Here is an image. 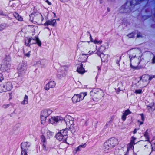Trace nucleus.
<instances>
[{"label": "nucleus", "instance_id": "obj_1", "mask_svg": "<svg viewBox=\"0 0 155 155\" xmlns=\"http://www.w3.org/2000/svg\"><path fill=\"white\" fill-rule=\"evenodd\" d=\"M139 52L138 50L133 49L130 50L128 52L130 59V66L132 67H137L140 63L139 58L136 57L137 53Z\"/></svg>", "mask_w": 155, "mask_h": 155}, {"label": "nucleus", "instance_id": "obj_2", "mask_svg": "<svg viewBox=\"0 0 155 155\" xmlns=\"http://www.w3.org/2000/svg\"><path fill=\"white\" fill-rule=\"evenodd\" d=\"M155 78V75L149 76L148 75H143L140 80L138 81L140 84L141 87H143L146 86L149 81L152 79Z\"/></svg>", "mask_w": 155, "mask_h": 155}, {"label": "nucleus", "instance_id": "obj_3", "mask_svg": "<svg viewBox=\"0 0 155 155\" xmlns=\"http://www.w3.org/2000/svg\"><path fill=\"white\" fill-rule=\"evenodd\" d=\"M65 121L67 126L68 127L71 131L74 132L76 130L75 125L74 124V119L69 115L66 117Z\"/></svg>", "mask_w": 155, "mask_h": 155}, {"label": "nucleus", "instance_id": "obj_4", "mask_svg": "<svg viewBox=\"0 0 155 155\" xmlns=\"http://www.w3.org/2000/svg\"><path fill=\"white\" fill-rule=\"evenodd\" d=\"M11 57L9 54H7L5 55L4 58L2 61L0 66V69L3 71L6 70L10 64Z\"/></svg>", "mask_w": 155, "mask_h": 155}, {"label": "nucleus", "instance_id": "obj_5", "mask_svg": "<svg viewBox=\"0 0 155 155\" xmlns=\"http://www.w3.org/2000/svg\"><path fill=\"white\" fill-rule=\"evenodd\" d=\"M30 17V20L38 24L41 23L43 20L42 15L39 13L31 14Z\"/></svg>", "mask_w": 155, "mask_h": 155}, {"label": "nucleus", "instance_id": "obj_6", "mask_svg": "<svg viewBox=\"0 0 155 155\" xmlns=\"http://www.w3.org/2000/svg\"><path fill=\"white\" fill-rule=\"evenodd\" d=\"M52 111L49 109L42 110L41 112L40 118L41 124H44L47 118L52 113Z\"/></svg>", "mask_w": 155, "mask_h": 155}, {"label": "nucleus", "instance_id": "obj_7", "mask_svg": "<svg viewBox=\"0 0 155 155\" xmlns=\"http://www.w3.org/2000/svg\"><path fill=\"white\" fill-rule=\"evenodd\" d=\"M87 95V93L86 92H82L78 94H74L72 98L73 103L76 104L82 101Z\"/></svg>", "mask_w": 155, "mask_h": 155}, {"label": "nucleus", "instance_id": "obj_8", "mask_svg": "<svg viewBox=\"0 0 155 155\" xmlns=\"http://www.w3.org/2000/svg\"><path fill=\"white\" fill-rule=\"evenodd\" d=\"M67 134L66 130H61L57 133L56 138L59 141L64 142L67 138Z\"/></svg>", "mask_w": 155, "mask_h": 155}, {"label": "nucleus", "instance_id": "obj_9", "mask_svg": "<svg viewBox=\"0 0 155 155\" xmlns=\"http://www.w3.org/2000/svg\"><path fill=\"white\" fill-rule=\"evenodd\" d=\"M12 83L9 82H7L0 85V92L2 93L11 90L12 88Z\"/></svg>", "mask_w": 155, "mask_h": 155}, {"label": "nucleus", "instance_id": "obj_10", "mask_svg": "<svg viewBox=\"0 0 155 155\" xmlns=\"http://www.w3.org/2000/svg\"><path fill=\"white\" fill-rule=\"evenodd\" d=\"M140 143L145 147L144 149L147 152V153H149L150 154L151 152L153 150H152V147H151V144H150V142H146L143 141H140Z\"/></svg>", "mask_w": 155, "mask_h": 155}, {"label": "nucleus", "instance_id": "obj_11", "mask_svg": "<svg viewBox=\"0 0 155 155\" xmlns=\"http://www.w3.org/2000/svg\"><path fill=\"white\" fill-rule=\"evenodd\" d=\"M104 95V93L102 91H97L94 93L93 96V99L94 101H98L103 98Z\"/></svg>", "mask_w": 155, "mask_h": 155}, {"label": "nucleus", "instance_id": "obj_12", "mask_svg": "<svg viewBox=\"0 0 155 155\" xmlns=\"http://www.w3.org/2000/svg\"><path fill=\"white\" fill-rule=\"evenodd\" d=\"M64 120L63 118L60 117H54L49 119L50 122L52 124H55L59 121H62Z\"/></svg>", "mask_w": 155, "mask_h": 155}, {"label": "nucleus", "instance_id": "obj_13", "mask_svg": "<svg viewBox=\"0 0 155 155\" xmlns=\"http://www.w3.org/2000/svg\"><path fill=\"white\" fill-rule=\"evenodd\" d=\"M113 148L107 141L104 143L103 149L105 152L107 153L110 152Z\"/></svg>", "mask_w": 155, "mask_h": 155}, {"label": "nucleus", "instance_id": "obj_14", "mask_svg": "<svg viewBox=\"0 0 155 155\" xmlns=\"http://www.w3.org/2000/svg\"><path fill=\"white\" fill-rule=\"evenodd\" d=\"M26 69V65L24 64H20L18 68V72L20 73H25Z\"/></svg>", "mask_w": 155, "mask_h": 155}, {"label": "nucleus", "instance_id": "obj_15", "mask_svg": "<svg viewBox=\"0 0 155 155\" xmlns=\"http://www.w3.org/2000/svg\"><path fill=\"white\" fill-rule=\"evenodd\" d=\"M107 141L113 148L118 143V140L115 138H110Z\"/></svg>", "mask_w": 155, "mask_h": 155}, {"label": "nucleus", "instance_id": "obj_16", "mask_svg": "<svg viewBox=\"0 0 155 155\" xmlns=\"http://www.w3.org/2000/svg\"><path fill=\"white\" fill-rule=\"evenodd\" d=\"M31 42V44H37L38 46H41V42L39 39L37 37H35L34 38H30Z\"/></svg>", "mask_w": 155, "mask_h": 155}, {"label": "nucleus", "instance_id": "obj_17", "mask_svg": "<svg viewBox=\"0 0 155 155\" xmlns=\"http://www.w3.org/2000/svg\"><path fill=\"white\" fill-rule=\"evenodd\" d=\"M41 140L43 143V150L45 151H47L48 150V148L46 147L47 143L46 141V139L44 135H42L41 136Z\"/></svg>", "mask_w": 155, "mask_h": 155}, {"label": "nucleus", "instance_id": "obj_18", "mask_svg": "<svg viewBox=\"0 0 155 155\" xmlns=\"http://www.w3.org/2000/svg\"><path fill=\"white\" fill-rule=\"evenodd\" d=\"M55 86V83L54 81H51L48 83L45 87V90H48L50 88L54 87Z\"/></svg>", "mask_w": 155, "mask_h": 155}, {"label": "nucleus", "instance_id": "obj_19", "mask_svg": "<svg viewBox=\"0 0 155 155\" xmlns=\"http://www.w3.org/2000/svg\"><path fill=\"white\" fill-rule=\"evenodd\" d=\"M31 145L30 143L28 142H23L21 144V148L22 150H28V148Z\"/></svg>", "mask_w": 155, "mask_h": 155}, {"label": "nucleus", "instance_id": "obj_20", "mask_svg": "<svg viewBox=\"0 0 155 155\" xmlns=\"http://www.w3.org/2000/svg\"><path fill=\"white\" fill-rule=\"evenodd\" d=\"M86 146V143H84L83 145H79L78 147L75 148L74 150L73 151V152L76 154L78 152L80 151L82 148H84Z\"/></svg>", "mask_w": 155, "mask_h": 155}, {"label": "nucleus", "instance_id": "obj_21", "mask_svg": "<svg viewBox=\"0 0 155 155\" xmlns=\"http://www.w3.org/2000/svg\"><path fill=\"white\" fill-rule=\"evenodd\" d=\"M105 49V48L104 46H101L97 51V54L99 55L100 57H101V56L104 55L103 52Z\"/></svg>", "mask_w": 155, "mask_h": 155}, {"label": "nucleus", "instance_id": "obj_22", "mask_svg": "<svg viewBox=\"0 0 155 155\" xmlns=\"http://www.w3.org/2000/svg\"><path fill=\"white\" fill-rule=\"evenodd\" d=\"M90 46L93 47V49L91 48V50H88L87 51H86L87 50L86 49H84V53L82 54V56H83L84 55H88V54L87 53H90L91 51V52L92 53H93L97 49V46H92L91 45Z\"/></svg>", "mask_w": 155, "mask_h": 155}, {"label": "nucleus", "instance_id": "obj_23", "mask_svg": "<svg viewBox=\"0 0 155 155\" xmlns=\"http://www.w3.org/2000/svg\"><path fill=\"white\" fill-rule=\"evenodd\" d=\"M56 20L55 19L49 20L47 21L44 24V25H51L54 26L56 24Z\"/></svg>", "mask_w": 155, "mask_h": 155}, {"label": "nucleus", "instance_id": "obj_24", "mask_svg": "<svg viewBox=\"0 0 155 155\" xmlns=\"http://www.w3.org/2000/svg\"><path fill=\"white\" fill-rule=\"evenodd\" d=\"M131 112L130 111L129 109H127L125 111L123 114V115L122 116V119L123 121H124L126 119V116L131 114Z\"/></svg>", "mask_w": 155, "mask_h": 155}, {"label": "nucleus", "instance_id": "obj_25", "mask_svg": "<svg viewBox=\"0 0 155 155\" xmlns=\"http://www.w3.org/2000/svg\"><path fill=\"white\" fill-rule=\"evenodd\" d=\"M77 71L80 74H82L85 72V70L83 68L82 64H81L78 67Z\"/></svg>", "mask_w": 155, "mask_h": 155}, {"label": "nucleus", "instance_id": "obj_26", "mask_svg": "<svg viewBox=\"0 0 155 155\" xmlns=\"http://www.w3.org/2000/svg\"><path fill=\"white\" fill-rule=\"evenodd\" d=\"M28 97L26 95H25L24 98V100L21 102V104L23 105H25L28 104Z\"/></svg>", "mask_w": 155, "mask_h": 155}, {"label": "nucleus", "instance_id": "obj_27", "mask_svg": "<svg viewBox=\"0 0 155 155\" xmlns=\"http://www.w3.org/2000/svg\"><path fill=\"white\" fill-rule=\"evenodd\" d=\"M31 41L30 38H26L25 39V45L29 47L31 45Z\"/></svg>", "mask_w": 155, "mask_h": 155}, {"label": "nucleus", "instance_id": "obj_28", "mask_svg": "<svg viewBox=\"0 0 155 155\" xmlns=\"http://www.w3.org/2000/svg\"><path fill=\"white\" fill-rule=\"evenodd\" d=\"M154 104V103L152 102L149 105L147 106L148 110L149 112H151L153 110V107Z\"/></svg>", "mask_w": 155, "mask_h": 155}, {"label": "nucleus", "instance_id": "obj_29", "mask_svg": "<svg viewBox=\"0 0 155 155\" xmlns=\"http://www.w3.org/2000/svg\"><path fill=\"white\" fill-rule=\"evenodd\" d=\"M147 131L148 130H146L145 133L144 134V136L146 139V140L145 141H146V142H150L149 140V136L147 132Z\"/></svg>", "mask_w": 155, "mask_h": 155}, {"label": "nucleus", "instance_id": "obj_30", "mask_svg": "<svg viewBox=\"0 0 155 155\" xmlns=\"http://www.w3.org/2000/svg\"><path fill=\"white\" fill-rule=\"evenodd\" d=\"M46 136L48 138H50L53 136V133L47 130L46 132Z\"/></svg>", "mask_w": 155, "mask_h": 155}, {"label": "nucleus", "instance_id": "obj_31", "mask_svg": "<svg viewBox=\"0 0 155 155\" xmlns=\"http://www.w3.org/2000/svg\"><path fill=\"white\" fill-rule=\"evenodd\" d=\"M134 144L131 143H130L127 144V150H129L131 149H132L134 148Z\"/></svg>", "mask_w": 155, "mask_h": 155}, {"label": "nucleus", "instance_id": "obj_32", "mask_svg": "<svg viewBox=\"0 0 155 155\" xmlns=\"http://www.w3.org/2000/svg\"><path fill=\"white\" fill-rule=\"evenodd\" d=\"M91 42H93L94 44H101L102 42V41L101 40H99L98 41L96 39L94 40H91Z\"/></svg>", "mask_w": 155, "mask_h": 155}, {"label": "nucleus", "instance_id": "obj_33", "mask_svg": "<svg viewBox=\"0 0 155 155\" xmlns=\"http://www.w3.org/2000/svg\"><path fill=\"white\" fill-rule=\"evenodd\" d=\"M138 4L137 0H132V1L130 2V4L131 6L132 5H137Z\"/></svg>", "mask_w": 155, "mask_h": 155}, {"label": "nucleus", "instance_id": "obj_34", "mask_svg": "<svg viewBox=\"0 0 155 155\" xmlns=\"http://www.w3.org/2000/svg\"><path fill=\"white\" fill-rule=\"evenodd\" d=\"M15 17L18 20L21 21L22 20V18H21V17L19 16V15L17 13H16L15 15Z\"/></svg>", "mask_w": 155, "mask_h": 155}, {"label": "nucleus", "instance_id": "obj_35", "mask_svg": "<svg viewBox=\"0 0 155 155\" xmlns=\"http://www.w3.org/2000/svg\"><path fill=\"white\" fill-rule=\"evenodd\" d=\"M136 139V138L134 136H132L131 138V140L130 143H131L134 144H135V143H134L135 140Z\"/></svg>", "mask_w": 155, "mask_h": 155}, {"label": "nucleus", "instance_id": "obj_36", "mask_svg": "<svg viewBox=\"0 0 155 155\" xmlns=\"http://www.w3.org/2000/svg\"><path fill=\"white\" fill-rule=\"evenodd\" d=\"M10 106L9 104H3L2 106V108L3 109H6Z\"/></svg>", "mask_w": 155, "mask_h": 155}, {"label": "nucleus", "instance_id": "obj_37", "mask_svg": "<svg viewBox=\"0 0 155 155\" xmlns=\"http://www.w3.org/2000/svg\"><path fill=\"white\" fill-rule=\"evenodd\" d=\"M134 33H131L127 35V36L130 38H133L134 36Z\"/></svg>", "mask_w": 155, "mask_h": 155}, {"label": "nucleus", "instance_id": "obj_38", "mask_svg": "<svg viewBox=\"0 0 155 155\" xmlns=\"http://www.w3.org/2000/svg\"><path fill=\"white\" fill-rule=\"evenodd\" d=\"M26 150H22L21 155H28Z\"/></svg>", "mask_w": 155, "mask_h": 155}, {"label": "nucleus", "instance_id": "obj_39", "mask_svg": "<svg viewBox=\"0 0 155 155\" xmlns=\"http://www.w3.org/2000/svg\"><path fill=\"white\" fill-rule=\"evenodd\" d=\"M142 93L141 89L136 90L135 91V93L136 94H140Z\"/></svg>", "mask_w": 155, "mask_h": 155}, {"label": "nucleus", "instance_id": "obj_40", "mask_svg": "<svg viewBox=\"0 0 155 155\" xmlns=\"http://www.w3.org/2000/svg\"><path fill=\"white\" fill-rule=\"evenodd\" d=\"M151 144L152 150H155V141L152 143Z\"/></svg>", "mask_w": 155, "mask_h": 155}, {"label": "nucleus", "instance_id": "obj_41", "mask_svg": "<svg viewBox=\"0 0 155 155\" xmlns=\"http://www.w3.org/2000/svg\"><path fill=\"white\" fill-rule=\"evenodd\" d=\"M64 145H66V143H62L60 144L59 146L62 149H64L65 147H62V146H64Z\"/></svg>", "mask_w": 155, "mask_h": 155}, {"label": "nucleus", "instance_id": "obj_42", "mask_svg": "<svg viewBox=\"0 0 155 155\" xmlns=\"http://www.w3.org/2000/svg\"><path fill=\"white\" fill-rule=\"evenodd\" d=\"M31 53V51H29L28 53L25 54L24 55L25 56H27L28 57H30V53Z\"/></svg>", "mask_w": 155, "mask_h": 155}, {"label": "nucleus", "instance_id": "obj_43", "mask_svg": "<svg viewBox=\"0 0 155 155\" xmlns=\"http://www.w3.org/2000/svg\"><path fill=\"white\" fill-rule=\"evenodd\" d=\"M4 79V78L3 77V75L2 73H0V82L2 81Z\"/></svg>", "mask_w": 155, "mask_h": 155}, {"label": "nucleus", "instance_id": "obj_44", "mask_svg": "<svg viewBox=\"0 0 155 155\" xmlns=\"http://www.w3.org/2000/svg\"><path fill=\"white\" fill-rule=\"evenodd\" d=\"M141 117V119L143 121H144V117L143 114H140Z\"/></svg>", "mask_w": 155, "mask_h": 155}, {"label": "nucleus", "instance_id": "obj_45", "mask_svg": "<svg viewBox=\"0 0 155 155\" xmlns=\"http://www.w3.org/2000/svg\"><path fill=\"white\" fill-rule=\"evenodd\" d=\"M138 155H150L149 153H145L143 152L140 153L138 154Z\"/></svg>", "mask_w": 155, "mask_h": 155}, {"label": "nucleus", "instance_id": "obj_46", "mask_svg": "<svg viewBox=\"0 0 155 155\" xmlns=\"http://www.w3.org/2000/svg\"><path fill=\"white\" fill-rule=\"evenodd\" d=\"M0 15H6V14L5 12H3L2 11L0 10Z\"/></svg>", "mask_w": 155, "mask_h": 155}, {"label": "nucleus", "instance_id": "obj_47", "mask_svg": "<svg viewBox=\"0 0 155 155\" xmlns=\"http://www.w3.org/2000/svg\"><path fill=\"white\" fill-rule=\"evenodd\" d=\"M139 130V128H135L133 132V133L134 134H135V133H136L137 132V130Z\"/></svg>", "mask_w": 155, "mask_h": 155}, {"label": "nucleus", "instance_id": "obj_48", "mask_svg": "<svg viewBox=\"0 0 155 155\" xmlns=\"http://www.w3.org/2000/svg\"><path fill=\"white\" fill-rule=\"evenodd\" d=\"M140 37H142V35L139 32L137 34V37L139 38Z\"/></svg>", "mask_w": 155, "mask_h": 155}, {"label": "nucleus", "instance_id": "obj_49", "mask_svg": "<svg viewBox=\"0 0 155 155\" xmlns=\"http://www.w3.org/2000/svg\"><path fill=\"white\" fill-rule=\"evenodd\" d=\"M60 1L62 2H68V0H60Z\"/></svg>", "mask_w": 155, "mask_h": 155}, {"label": "nucleus", "instance_id": "obj_50", "mask_svg": "<svg viewBox=\"0 0 155 155\" xmlns=\"http://www.w3.org/2000/svg\"><path fill=\"white\" fill-rule=\"evenodd\" d=\"M138 122L140 123V125L142 124L143 123V121H140L139 120H138Z\"/></svg>", "mask_w": 155, "mask_h": 155}, {"label": "nucleus", "instance_id": "obj_51", "mask_svg": "<svg viewBox=\"0 0 155 155\" xmlns=\"http://www.w3.org/2000/svg\"><path fill=\"white\" fill-rule=\"evenodd\" d=\"M46 2L48 3V4L49 5H51V2H49L48 0H47L46 1Z\"/></svg>", "mask_w": 155, "mask_h": 155}, {"label": "nucleus", "instance_id": "obj_52", "mask_svg": "<svg viewBox=\"0 0 155 155\" xmlns=\"http://www.w3.org/2000/svg\"><path fill=\"white\" fill-rule=\"evenodd\" d=\"M89 35H90V41L91 42V40H93L92 37V36L90 34H89Z\"/></svg>", "mask_w": 155, "mask_h": 155}, {"label": "nucleus", "instance_id": "obj_53", "mask_svg": "<svg viewBox=\"0 0 155 155\" xmlns=\"http://www.w3.org/2000/svg\"><path fill=\"white\" fill-rule=\"evenodd\" d=\"M153 63H155V56H154L152 59Z\"/></svg>", "mask_w": 155, "mask_h": 155}, {"label": "nucleus", "instance_id": "obj_54", "mask_svg": "<svg viewBox=\"0 0 155 155\" xmlns=\"http://www.w3.org/2000/svg\"><path fill=\"white\" fill-rule=\"evenodd\" d=\"M60 75V74H59L58 75V77L59 78H60L61 77V76Z\"/></svg>", "mask_w": 155, "mask_h": 155}, {"label": "nucleus", "instance_id": "obj_55", "mask_svg": "<svg viewBox=\"0 0 155 155\" xmlns=\"http://www.w3.org/2000/svg\"><path fill=\"white\" fill-rule=\"evenodd\" d=\"M82 43H83V42H79V43H78V45L79 44H81Z\"/></svg>", "mask_w": 155, "mask_h": 155}, {"label": "nucleus", "instance_id": "obj_56", "mask_svg": "<svg viewBox=\"0 0 155 155\" xmlns=\"http://www.w3.org/2000/svg\"><path fill=\"white\" fill-rule=\"evenodd\" d=\"M133 60H134V62H136V60H134V58H133Z\"/></svg>", "mask_w": 155, "mask_h": 155}, {"label": "nucleus", "instance_id": "obj_57", "mask_svg": "<svg viewBox=\"0 0 155 155\" xmlns=\"http://www.w3.org/2000/svg\"><path fill=\"white\" fill-rule=\"evenodd\" d=\"M104 54L103 55H102L101 56V58L102 57H103L104 56Z\"/></svg>", "mask_w": 155, "mask_h": 155}, {"label": "nucleus", "instance_id": "obj_58", "mask_svg": "<svg viewBox=\"0 0 155 155\" xmlns=\"http://www.w3.org/2000/svg\"><path fill=\"white\" fill-rule=\"evenodd\" d=\"M88 42V43H89V41ZM88 47H89V44H88Z\"/></svg>", "mask_w": 155, "mask_h": 155}, {"label": "nucleus", "instance_id": "obj_59", "mask_svg": "<svg viewBox=\"0 0 155 155\" xmlns=\"http://www.w3.org/2000/svg\"><path fill=\"white\" fill-rule=\"evenodd\" d=\"M46 28L48 29H49V28L48 27H46Z\"/></svg>", "mask_w": 155, "mask_h": 155}, {"label": "nucleus", "instance_id": "obj_60", "mask_svg": "<svg viewBox=\"0 0 155 155\" xmlns=\"http://www.w3.org/2000/svg\"><path fill=\"white\" fill-rule=\"evenodd\" d=\"M92 54V53H90L89 54Z\"/></svg>", "mask_w": 155, "mask_h": 155}, {"label": "nucleus", "instance_id": "obj_61", "mask_svg": "<svg viewBox=\"0 0 155 155\" xmlns=\"http://www.w3.org/2000/svg\"><path fill=\"white\" fill-rule=\"evenodd\" d=\"M139 58H140V57H139ZM139 59L140 60V59Z\"/></svg>", "mask_w": 155, "mask_h": 155}, {"label": "nucleus", "instance_id": "obj_62", "mask_svg": "<svg viewBox=\"0 0 155 155\" xmlns=\"http://www.w3.org/2000/svg\"><path fill=\"white\" fill-rule=\"evenodd\" d=\"M154 95H155V93H154Z\"/></svg>", "mask_w": 155, "mask_h": 155}]
</instances>
